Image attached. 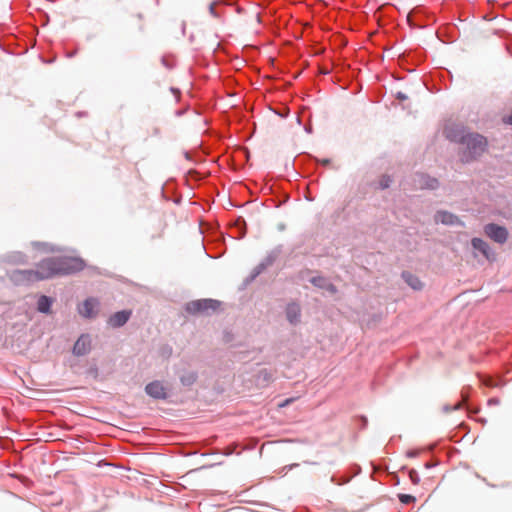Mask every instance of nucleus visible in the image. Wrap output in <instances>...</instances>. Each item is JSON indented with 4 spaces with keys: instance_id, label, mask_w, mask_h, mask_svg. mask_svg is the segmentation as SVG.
I'll list each match as a JSON object with an SVG mask.
<instances>
[{
    "instance_id": "f257e3e1",
    "label": "nucleus",
    "mask_w": 512,
    "mask_h": 512,
    "mask_svg": "<svg viewBox=\"0 0 512 512\" xmlns=\"http://www.w3.org/2000/svg\"><path fill=\"white\" fill-rule=\"evenodd\" d=\"M444 137L451 143L458 144L459 161L466 165L478 161L489 148V141L483 134L472 131L461 123L451 122L444 126Z\"/></svg>"
},
{
    "instance_id": "f03ea898",
    "label": "nucleus",
    "mask_w": 512,
    "mask_h": 512,
    "mask_svg": "<svg viewBox=\"0 0 512 512\" xmlns=\"http://www.w3.org/2000/svg\"><path fill=\"white\" fill-rule=\"evenodd\" d=\"M44 275L43 278L50 279L55 276L72 275L82 271L86 263L81 257L56 256L41 261Z\"/></svg>"
},
{
    "instance_id": "7ed1b4c3",
    "label": "nucleus",
    "mask_w": 512,
    "mask_h": 512,
    "mask_svg": "<svg viewBox=\"0 0 512 512\" xmlns=\"http://www.w3.org/2000/svg\"><path fill=\"white\" fill-rule=\"evenodd\" d=\"M222 302L212 298H201L189 301L184 305V311L189 315L210 316L216 313L221 307Z\"/></svg>"
},
{
    "instance_id": "20e7f679",
    "label": "nucleus",
    "mask_w": 512,
    "mask_h": 512,
    "mask_svg": "<svg viewBox=\"0 0 512 512\" xmlns=\"http://www.w3.org/2000/svg\"><path fill=\"white\" fill-rule=\"evenodd\" d=\"M283 252V245L278 244L276 245L272 250H270L266 257L253 268L251 273L243 280L242 288H246L249 286L254 280L262 274L268 267L272 266L276 260L279 258V256Z\"/></svg>"
},
{
    "instance_id": "39448f33",
    "label": "nucleus",
    "mask_w": 512,
    "mask_h": 512,
    "mask_svg": "<svg viewBox=\"0 0 512 512\" xmlns=\"http://www.w3.org/2000/svg\"><path fill=\"white\" fill-rule=\"evenodd\" d=\"M44 270L42 267L41 262L38 264V267L36 270L33 269H15L8 273V277L10 281L17 285H29L36 281L46 280V278H43Z\"/></svg>"
},
{
    "instance_id": "423d86ee",
    "label": "nucleus",
    "mask_w": 512,
    "mask_h": 512,
    "mask_svg": "<svg viewBox=\"0 0 512 512\" xmlns=\"http://www.w3.org/2000/svg\"><path fill=\"white\" fill-rule=\"evenodd\" d=\"M407 22L410 27L422 29L434 24L436 18L433 14L428 12L424 6L418 5L412 8L407 14Z\"/></svg>"
},
{
    "instance_id": "0eeeda50",
    "label": "nucleus",
    "mask_w": 512,
    "mask_h": 512,
    "mask_svg": "<svg viewBox=\"0 0 512 512\" xmlns=\"http://www.w3.org/2000/svg\"><path fill=\"white\" fill-rule=\"evenodd\" d=\"M484 233L488 238L498 244H504L509 237L508 229L504 225L494 222L487 223L484 226Z\"/></svg>"
},
{
    "instance_id": "6e6552de",
    "label": "nucleus",
    "mask_w": 512,
    "mask_h": 512,
    "mask_svg": "<svg viewBox=\"0 0 512 512\" xmlns=\"http://www.w3.org/2000/svg\"><path fill=\"white\" fill-rule=\"evenodd\" d=\"M174 373L178 377L180 384L184 388H191L199 378V373L196 370L188 369L180 365L174 366Z\"/></svg>"
},
{
    "instance_id": "1a4fd4ad",
    "label": "nucleus",
    "mask_w": 512,
    "mask_h": 512,
    "mask_svg": "<svg viewBox=\"0 0 512 512\" xmlns=\"http://www.w3.org/2000/svg\"><path fill=\"white\" fill-rule=\"evenodd\" d=\"M294 164L298 165V166H303L307 170H311V169H315L318 164H321L325 167L329 166L331 164V159L324 158L322 160H319L315 156L304 152L295 157Z\"/></svg>"
},
{
    "instance_id": "9d476101",
    "label": "nucleus",
    "mask_w": 512,
    "mask_h": 512,
    "mask_svg": "<svg viewBox=\"0 0 512 512\" xmlns=\"http://www.w3.org/2000/svg\"><path fill=\"white\" fill-rule=\"evenodd\" d=\"M92 349V337L89 333H82L75 341L72 347V354L77 357H83L90 353Z\"/></svg>"
},
{
    "instance_id": "9b49d317",
    "label": "nucleus",
    "mask_w": 512,
    "mask_h": 512,
    "mask_svg": "<svg viewBox=\"0 0 512 512\" xmlns=\"http://www.w3.org/2000/svg\"><path fill=\"white\" fill-rule=\"evenodd\" d=\"M99 312V301L94 297L86 298L78 307V313L85 319H94Z\"/></svg>"
},
{
    "instance_id": "f8f14e48",
    "label": "nucleus",
    "mask_w": 512,
    "mask_h": 512,
    "mask_svg": "<svg viewBox=\"0 0 512 512\" xmlns=\"http://www.w3.org/2000/svg\"><path fill=\"white\" fill-rule=\"evenodd\" d=\"M434 221L445 226L465 227L464 222L456 214L446 210H438L434 215Z\"/></svg>"
},
{
    "instance_id": "ddd939ff",
    "label": "nucleus",
    "mask_w": 512,
    "mask_h": 512,
    "mask_svg": "<svg viewBox=\"0 0 512 512\" xmlns=\"http://www.w3.org/2000/svg\"><path fill=\"white\" fill-rule=\"evenodd\" d=\"M314 276L308 279L314 287L325 290L329 294L334 295L338 292L336 285H334L327 277L323 276L319 271L315 270Z\"/></svg>"
},
{
    "instance_id": "4468645a",
    "label": "nucleus",
    "mask_w": 512,
    "mask_h": 512,
    "mask_svg": "<svg viewBox=\"0 0 512 512\" xmlns=\"http://www.w3.org/2000/svg\"><path fill=\"white\" fill-rule=\"evenodd\" d=\"M144 390L145 393L154 400H167L169 398L166 388L159 380H153L147 383Z\"/></svg>"
},
{
    "instance_id": "2eb2a0df",
    "label": "nucleus",
    "mask_w": 512,
    "mask_h": 512,
    "mask_svg": "<svg viewBox=\"0 0 512 512\" xmlns=\"http://www.w3.org/2000/svg\"><path fill=\"white\" fill-rule=\"evenodd\" d=\"M414 182L418 188L431 191L437 190L440 186V182L437 178L426 173H416L414 176Z\"/></svg>"
},
{
    "instance_id": "dca6fc26",
    "label": "nucleus",
    "mask_w": 512,
    "mask_h": 512,
    "mask_svg": "<svg viewBox=\"0 0 512 512\" xmlns=\"http://www.w3.org/2000/svg\"><path fill=\"white\" fill-rule=\"evenodd\" d=\"M302 309L300 304L292 300L287 303L285 307V317L288 323L292 326H296L301 322Z\"/></svg>"
},
{
    "instance_id": "f3484780",
    "label": "nucleus",
    "mask_w": 512,
    "mask_h": 512,
    "mask_svg": "<svg viewBox=\"0 0 512 512\" xmlns=\"http://www.w3.org/2000/svg\"><path fill=\"white\" fill-rule=\"evenodd\" d=\"M472 248L479 252L482 256H484L487 260L492 261L495 260L496 254L490 247V245L479 237H474L471 239Z\"/></svg>"
},
{
    "instance_id": "a211bd4d",
    "label": "nucleus",
    "mask_w": 512,
    "mask_h": 512,
    "mask_svg": "<svg viewBox=\"0 0 512 512\" xmlns=\"http://www.w3.org/2000/svg\"><path fill=\"white\" fill-rule=\"evenodd\" d=\"M131 315L132 311L129 309L119 310L110 315L107 323L114 329L121 328L130 320Z\"/></svg>"
},
{
    "instance_id": "6ab92c4d",
    "label": "nucleus",
    "mask_w": 512,
    "mask_h": 512,
    "mask_svg": "<svg viewBox=\"0 0 512 512\" xmlns=\"http://www.w3.org/2000/svg\"><path fill=\"white\" fill-rule=\"evenodd\" d=\"M54 299L51 296L41 294L36 303V309L39 313L49 315L52 313Z\"/></svg>"
},
{
    "instance_id": "aec40b11",
    "label": "nucleus",
    "mask_w": 512,
    "mask_h": 512,
    "mask_svg": "<svg viewBox=\"0 0 512 512\" xmlns=\"http://www.w3.org/2000/svg\"><path fill=\"white\" fill-rule=\"evenodd\" d=\"M401 278L409 287L415 291H419L423 288V283L419 277L410 271H402Z\"/></svg>"
},
{
    "instance_id": "412c9836",
    "label": "nucleus",
    "mask_w": 512,
    "mask_h": 512,
    "mask_svg": "<svg viewBox=\"0 0 512 512\" xmlns=\"http://www.w3.org/2000/svg\"><path fill=\"white\" fill-rule=\"evenodd\" d=\"M479 382L482 386L486 387H499L505 384L504 380L501 377L487 376L483 374H478Z\"/></svg>"
},
{
    "instance_id": "4be33fe9",
    "label": "nucleus",
    "mask_w": 512,
    "mask_h": 512,
    "mask_svg": "<svg viewBox=\"0 0 512 512\" xmlns=\"http://www.w3.org/2000/svg\"><path fill=\"white\" fill-rule=\"evenodd\" d=\"M4 262L11 264H25L27 262V256L20 251L9 252L2 257Z\"/></svg>"
},
{
    "instance_id": "5701e85b",
    "label": "nucleus",
    "mask_w": 512,
    "mask_h": 512,
    "mask_svg": "<svg viewBox=\"0 0 512 512\" xmlns=\"http://www.w3.org/2000/svg\"><path fill=\"white\" fill-rule=\"evenodd\" d=\"M314 272L315 270L303 268L296 273L295 279L297 282L308 281L310 277L314 276Z\"/></svg>"
},
{
    "instance_id": "b1692460",
    "label": "nucleus",
    "mask_w": 512,
    "mask_h": 512,
    "mask_svg": "<svg viewBox=\"0 0 512 512\" xmlns=\"http://www.w3.org/2000/svg\"><path fill=\"white\" fill-rule=\"evenodd\" d=\"M352 479L350 474L337 475L333 474L330 478L331 482L336 485H344Z\"/></svg>"
},
{
    "instance_id": "393cba45",
    "label": "nucleus",
    "mask_w": 512,
    "mask_h": 512,
    "mask_svg": "<svg viewBox=\"0 0 512 512\" xmlns=\"http://www.w3.org/2000/svg\"><path fill=\"white\" fill-rule=\"evenodd\" d=\"M172 353H173V348L171 345L169 344H163L160 348H159V354L162 358L164 359H168L172 356Z\"/></svg>"
},
{
    "instance_id": "a878e982",
    "label": "nucleus",
    "mask_w": 512,
    "mask_h": 512,
    "mask_svg": "<svg viewBox=\"0 0 512 512\" xmlns=\"http://www.w3.org/2000/svg\"><path fill=\"white\" fill-rule=\"evenodd\" d=\"M397 497L399 501L404 505H409L416 501V497L411 494L399 493Z\"/></svg>"
},
{
    "instance_id": "bb28decb",
    "label": "nucleus",
    "mask_w": 512,
    "mask_h": 512,
    "mask_svg": "<svg viewBox=\"0 0 512 512\" xmlns=\"http://www.w3.org/2000/svg\"><path fill=\"white\" fill-rule=\"evenodd\" d=\"M392 184V178L391 176L385 174V175H382L380 180H379V188L381 190H385V189H388Z\"/></svg>"
},
{
    "instance_id": "cd10ccee",
    "label": "nucleus",
    "mask_w": 512,
    "mask_h": 512,
    "mask_svg": "<svg viewBox=\"0 0 512 512\" xmlns=\"http://www.w3.org/2000/svg\"><path fill=\"white\" fill-rule=\"evenodd\" d=\"M408 476L412 484L417 485L420 482V477L418 472L415 469L408 470Z\"/></svg>"
},
{
    "instance_id": "c85d7f7f",
    "label": "nucleus",
    "mask_w": 512,
    "mask_h": 512,
    "mask_svg": "<svg viewBox=\"0 0 512 512\" xmlns=\"http://www.w3.org/2000/svg\"><path fill=\"white\" fill-rule=\"evenodd\" d=\"M461 408V405L460 404H457V405H450V404H445L443 407H442V411L444 413H450L452 411H456V410H459Z\"/></svg>"
},
{
    "instance_id": "c756f323",
    "label": "nucleus",
    "mask_w": 512,
    "mask_h": 512,
    "mask_svg": "<svg viewBox=\"0 0 512 512\" xmlns=\"http://www.w3.org/2000/svg\"><path fill=\"white\" fill-rule=\"evenodd\" d=\"M471 391H472L471 386H465V387H463V389L461 391L462 398L466 403L468 402Z\"/></svg>"
},
{
    "instance_id": "7c9ffc66",
    "label": "nucleus",
    "mask_w": 512,
    "mask_h": 512,
    "mask_svg": "<svg viewBox=\"0 0 512 512\" xmlns=\"http://www.w3.org/2000/svg\"><path fill=\"white\" fill-rule=\"evenodd\" d=\"M467 411H468V414L471 416L472 414H477L479 411H480V408L477 407V406H474L470 403L467 402V407H466Z\"/></svg>"
},
{
    "instance_id": "2f4dec72",
    "label": "nucleus",
    "mask_w": 512,
    "mask_h": 512,
    "mask_svg": "<svg viewBox=\"0 0 512 512\" xmlns=\"http://www.w3.org/2000/svg\"><path fill=\"white\" fill-rule=\"evenodd\" d=\"M161 62L168 69H172L175 65L173 60H168L165 56L161 58Z\"/></svg>"
},
{
    "instance_id": "473e14b6",
    "label": "nucleus",
    "mask_w": 512,
    "mask_h": 512,
    "mask_svg": "<svg viewBox=\"0 0 512 512\" xmlns=\"http://www.w3.org/2000/svg\"><path fill=\"white\" fill-rule=\"evenodd\" d=\"M350 470H351V473L353 474L351 476L353 477V476L359 475L361 473L362 469H361V467L358 464H353L350 467Z\"/></svg>"
},
{
    "instance_id": "72a5a7b5",
    "label": "nucleus",
    "mask_w": 512,
    "mask_h": 512,
    "mask_svg": "<svg viewBox=\"0 0 512 512\" xmlns=\"http://www.w3.org/2000/svg\"><path fill=\"white\" fill-rule=\"evenodd\" d=\"M215 6H216V2L210 3L209 4V12L214 17H219V13L216 11Z\"/></svg>"
},
{
    "instance_id": "f704fd0d",
    "label": "nucleus",
    "mask_w": 512,
    "mask_h": 512,
    "mask_svg": "<svg viewBox=\"0 0 512 512\" xmlns=\"http://www.w3.org/2000/svg\"><path fill=\"white\" fill-rule=\"evenodd\" d=\"M238 221L241 223V228L239 230V233H238L237 237L241 238L246 233V231H245V222H244V220L242 218L239 219Z\"/></svg>"
},
{
    "instance_id": "c9c22d12",
    "label": "nucleus",
    "mask_w": 512,
    "mask_h": 512,
    "mask_svg": "<svg viewBox=\"0 0 512 512\" xmlns=\"http://www.w3.org/2000/svg\"><path fill=\"white\" fill-rule=\"evenodd\" d=\"M395 98H396L397 100H399V101H405V100H407V99H408V96H407L405 93H403V92H401V91H398V92L395 94Z\"/></svg>"
},
{
    "instance_id": "e433bc0d",
    "label": "nucleus",
    "mask_w": 512,
    "mask_h": 512,
    "mask_svg": "<svg viewBox=\"0 0 512 512\" xmlns=\"http://www.w3.org/2000/svg\"><path fill=\"white\" fill-rule=\"evenodd\" d=\"M407 457L409 458H415L419 455V451L416 449H410L406 452Z\"/></svg>"
},
{
    "instance_id": "4c0bfd02",
    "label": "nucleus",
    "mask_w": 512,
    "mask_h": 512,
    "mask_svg": "<svg viewBox=\"0 0 512 512\" xmlns=\"http://www.w3.org/2000/svg\"><path fill=\"white\" fill-rule=\"evenodd\" d=\"M446 76L449 78V81L451 82V80H452V73L449 70L444 69L441 72V78L444 80Z\"/></svg>"
},
{
    "instance_id": "58836bf2",
    "label": "nucleus",
    "mask_w": 512,
    "mask_h": 512,
    "mask_svg": "<svg viewBox=\"0 0 512 512\" xmlns=\"http://www.w3.org/2000/svg\"><path fill=\"white\" fill-rule=\"evenodd\" d=\"M77 53H78V49H77V48H76V49H74V50H71V51H70V50H66V52H65V56H66L67 58H73V57H75V56H76V54H77Z\"/></svg>"
},
{
    "instance_id": "ea45409f",
    "label": "nucleus",
    "mask_w": 512,
    "mask_h": 512,
    "mask_svg": "<svg viewBox=\"0 0 512 512\" xmlns=\"http://www.w3.org/2000/svg\"><path fill=\"white\" fill-rule=\"evenodd\" d=\"M294 401V398H287L285 399L284 401H282L280 404H279V407L283 408V407H287L288 405H290L292 402Z\"/></svg>"
},
{
    "instance_id": "a19ab883",
    "label": "nucleus",
    "mask_w": 512,
    "mask_h": 512,
    "mask_svg": "<svg viewBox=\"0 0 512 512\" xmlns=\"http://www.w3.org/2000/svg\"><path fill=\"white\" fill-rule=\"evenodd\" d=\"M499 403H500V400H499V398H497V397H492V398L488 399V401H487V404H488L489 406H492V405H499Z\"/></svg>"
},
{
    "instance_id": "79ce46f5",
    "label": "nucleus",
    "mask_w": 512,
    "mask_h": 512,
    "mask_svg": "<svg viewBox=\"0 0 512 512\" xmlns=\"http://www.w3.org/2000/svg\"><path fill=\"white\" fill-rule=\"evenodd\" d=\"M503 123L512 126V112L509 115L503 117Z\"/></svg>"
},
{
    "instance_id": "37998d69",
    "label": "nucleus",
    "mask_w": 512,
    "mask_h": 512,
    "mask_svg": "<svg viewBox=\"0 0 512 512\" xmlns=\"http://www.w3.org/2000/svg\"><path fill=\"white\" fill-rule=\"evenodd\" d=\"M170 91H171L172 94L175 95L176 100L179 101L178 96L180 95V90L178 88H176V87H170Z\"/></svg>"
},
{
    "instance_id": "c03bdc74",
    "label": "nucleus",
    "mask_w": 512,
    "mask_h": 512,
    "mask_svg": "<svg viewBox=\"0 0 512 512\" xmlns=\"http://www.w3.org/2000/svg\"><path fill=\"white\" fill-rule=\"evenodd\" d=\"M359 419L361 420V429H364L366 428L367 424H368V420L365 416H360Z\"/></svg>"
},
{
    "instance_id": "a18cd8bd",
    "label": "nucleus",
    "mask_w": 512,
    "mask_h": 512,
    "mask_svg": "<svg viewBox=\"0 0 512 512\" xmlns=\"http://www.w3.org/2000/svg\"><path fill=\"white\" fill-rule=\"evenodd\" d=\"M186 111H187L186 108L185 109H178V110L175 111V116L176 117H181V116H183L186 113Z\"/></svg>"
},
{
    "instance_id": "49530a36",
    "label": "nucleus",
    "mask_w": 512,
    "mask_h": 512,
    "mask_svg": "<svg viewBox=\"0 0 512 512\" xmlns=\"http://www.w3.org/2000/svg\"><path fill=\"white\" fill-rule=\"evenodd\" d=\"M181 32L183 36L186 34V23L184 21L181 23Z\"/></svg>"
},
{
    "instance_id": "de8ad7c7",
    "label": "nucleus",
    "mask_w": 512,
    "mask_h": 512,
    "mask_svg": "<svg viewBox=\"0 0 512 512\" xmlns=\"http://www.w3.org/2000/svg\"><path fill=\"white\" fill-rule=\"evenodd\" d=\"M189 43L194 44L195 43V35L191 33L188 37Z\"/></svg>"
},
{
    "instance_id": "09e8293b",
    "label": "nucleus",
    "mask_w": 512,
    "mask_h": 512,
    "mask_svg": "<svg viewBox=\"0 0 512 512\" xmlns=\"http://www.w3.org/2000/svg\"><path fill=\"white\" fill-rule=\"evenodd\" d=\"M184 156H185V158H186L187 160L192 161V157H191V155H190V153H189L188 151H185V152H184Z\"/></svg>"
},
{
    "instance_id": "8fccbe9b",
    "label": "nucleus",
    "mask_w": 512,
    "mask_h": 512,
    "mask_svg": "<svg viewBox=\"0 0 512 512\" xmlns=\"http://www.w3.org/2000/svg\"><path fill=\"white\" fill-rule=\"evenodd\" d=\"M305 198H306V200H308V201H310V202H311V201H314V197H313L312 195H310V194H306V195H305Z\"/></svg>"
},
{
    "instance_id": "3c124183",
    "label": "nucleus",
    "mask_w": 512,
    "mask_h": 512,
    "mask_svg": "<svg viewBox=\"0 0 512 512\" xmlns=\"http://www.w3.org/2000/svg\"><path fill=\"white\" fill-rule=\"evenodd\" d=\"M87 113L85 111H79L76 113L77 117H83L85 116Z\"/></svg>"
},
{
    "instance_id": "603ef678",
    "label": "nucleus",
    "mask_w": 512,
    "mask_h": 512,
    "mask_svg": "<svg viewBox=\"0 0 512 512\" xmlns=\"http://www.w3.org/2000/svg\"><path fill=\"white\" fill-rule=\"evenodd\" d=\"M33 245L34 246H46V243H41V242H33Z\"/></svg>"
},
{
    "instance_id": "864d4df0",
    "label": "nucleus",
    "mask_w": 512,
    "mask_h": 512,
    "mask_svg": "<svg viewBox=\"0 0 512 512\" xmlns=\"http://www.w3.org/2000/svg\"><path fill=\"white\" fill-rule=\"evenodd\" d=\"M432 467H434V464H432L430 462L425 463V468L430 469Z\"/></svg>"
},
{
    "instance_id": "5fc2aeb1",
    "label": "nucleus",
    "mask_w": 512,
    "mask_h": 512,
    "mask_svg": "<svg viewBox=\"0 0 512 512\" xmlns=\"http://www.w3.org/2000/svg\"><path fill=\"white\" fill-rule=\"evenodd\" d=\"M297 466H299V464L298 463H294V464L289 465L287 468L289 470H291V469H293L294 467H297Z\"/></svg>"
},
{
    "instance_id": "6e6d98bb",
    "label": "nucleus",
    "mask_w": 512,
    "mask_h": 512,
    "mask_svg": "<svg viewBox=\"0 0 512 512\" xmlns=\"http://www.w3.org/2000/svg\"><path fill=\"white\" fill-rule=\"evenodd\" d=\"M305 131L309 134L312 133V127H305Z\"/></svg>"
},
{
    "instance_id": "4d7b16f0",
    "label": "nucleus",
    "mask_w": 512,
    "mask_h": 512,
    "mask_svg": "<svg viewBox=\"0 0 512 512\" xmlns=\"http://www.w3.org/2000/svg\"><path fill=\"white\" fill-rule=\"evenodd\" d=\"M159 133H160L159 128H155V129H154V135H159Z\"/></svg>"
},
{
    "instance_id": "13d9d810",
    "label": "nucleus",
    "mask_w": 512,
    "mask_h": 512,
    "mask_svg": "<svg viewBox=\"0 0 512 512\" xmlns=\"http://www.w3.org/2000/svg\"><path fill=\"white\" fill-rule=\"evenodd\" d=\"M278 228H279V230H281V231H282V230H284V229H285V225H284V224H280V225L278 226Z\"/></svg>"
},
{
    "instance_id": "bf43d9fd",
    "label": "nucleus",
    "mask_w": 512,
    "mask_h": 512,
    "mask_svg": "<svg viewBox=\"0 0 512 512\" xmlns=\"http://www.w3.org/2000/svg\"><path fill=\"white\" fill-rule=\"evenodd\" d=\"M478 421H479V422H481V423H483V424H485V423H486V419H484V418H480V419H478Z\"/></svg>"
},
{
    "instance_id": "052dcab7",
    "label": "nucleus",
    "mask_w": 512,
    "mask_h": 512,
    "mask_svg": "<svg viewBox=\"0 0 512 512\" xmlns=\"http://www.w3.org/2000/svg\"><path fill=\"white\" fill-rule=\"evenodd\" d=\"M304 463L311 464V465H316L317 464L316 462H310V461H305Z\"/></svg>"
},
{
    "instance_id": "680f3d73",
    "label": "nucleus",
    "mask_w": 512,
    "mask_h": 512,
    "mask_svg": "<svg viewBox=\"0 0 512 512\" xmlns=\"http://www.w3.org/2000/svg\"><path fill=\"white\" fill-rule=\"evenodd\" d=\"M180 201H181L180 199H176V200H174V203L179 204Z\"/></svg>"
}]
</instances>
